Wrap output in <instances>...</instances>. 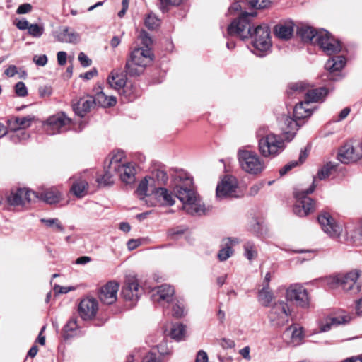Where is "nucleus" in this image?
<instances>
[{
  "mask_svg": "<svg viewBox=\"0 0 362 362\" xmlns=\"http://www.w3.org/2000/svg\"><path fill=\"white\" fill-rule=\"evenodd\" d=\"M146 67V66L139 62H136L135 59L129 57L126 62L125 71L130 76H137L144 71Z\"/></svg>",
  "mask_w": 362,
  "mask_h": 362,
  "instance_id": "obj_35",
  "label": "nucleus"
},
{
  "mask_svg": "<svg viewBox=\"0 0 362 362\" xmlns=\"http://www.w3.org/2000/svg\"><path fill=\"white\" fill-rule=\"evenodd\" d=\"M110 87L115 90H122L127 84L124 76L112 72L107 78Z\"/></svg>",
  "mask_w": 362,
  "mask_h": 362,
  "instance_id": "obj_39",
  "label": "nucleus"
},
{
  "mask_svg": "<svg viewBox=\"0 0 362 362\" xmlns=\"http://www.w3.org/2000/svg\"><path fill=\"white\" fill-rule=\"evenodd\" d=\"M281 129L285 134H288L293 138L296 134V132L300 126L299 120L296 118H291L289 116L284 115L281 117Z\"/></svg>",
  "mask_w": 362,
  "mask_h": 362,
  "instance_id": "obj_33",
  "label": "nucleus"
},
{
  "mask_svg": "<svg viewBox=\"0 0 362 362\" xmlns=\"http://www.w3.org/2000/svg\"><path fill=\"white\" fill-rule=\"evenodd\" d=\"M37 193L38 194V198H35V199L42 200L49 204L58 203L62 197L59 191L55 187L46 189L41 192Z\"/></svg>",
  "mask_w": 362,
  "mask_h": 362,
  "instance_id": "obj_32",
  "label": "nucleus"
},
{
  "mask_svg": "<svg viewBox=\"0 0 362 362\" xmlns=\"http://www.w3.org/2000/svg\"><path fill=\"white\" fill-rule=\"evenodd\" d=\"M347 322L346 317L340 316L330 317L326 320V322H322L320 326V332H327L330 329L332 325H340Z\"/></svg>",
  "mask_w": 362,
  "mask_h": 362,
  "instance_id": "obj_46",
  "label": "nucleus"
},
{
  "mask_svg": "<svg viewBox=\"0 0 362 362\" xmlns=\"http://www.w3.org/2000/svg\"><path fill=\"white\" fill-rule=\"evenodd\" d=\"M315 178L313 179L312 186L307 189H296L294 191L293 194L296 199V202L294 206L293 211L300 217L307 216L314 209V201L308 197V194L313 192L315 187Z\"/></svg>",
  "mask_w": 362,
  "mask_h": 362,
  "instance_id": "obj_5",
  "label": "nucleus"
},
{
  "mask_svg": "<svg viewBox=\"0 0 362 362\" xmlns=\"http://www.w3.org/2000/svg\"><path fill=\"white\" fill-rule=\"evenodd\" d=\"M341 275H337L334 276H329L326 279L325 282L326 284L330 288H337L341 286Z\"/></svg>",
  "mask_w": 362,
  "mask_h": 362,
  "instance_id": "obj_54",
  "label": "nucleus"
},
{
  "mask_svg": "<svg viewBox=\"0 0 362 362\" xmlns=\"http://www.w3.org/2000/svg\"><path fill=\"white\" fill-rule=\"evenodd\" d=\"M54 37L60 42L76 43L79 40V35L69 28L62 27L53 33Z\"/></svg>",
  "mask_w": 362,
  "mask_h": 362,
  "instance_id": "obj_26",
  "label": "nucleus"
},
{
  "mask_svg": "<svg viewBox=\"0 0 362 362\" xmlns=\"http://www.w3.org/2000/svg\"><path fill=\"white\" fill-rule=\"evenodd\" d=\"M274 33L279 38L288 40L293 33V27L291 24H279L275 26Z\"/></svg>",
  "mask_w": 362,
  "mask_h": 362,
  "instance_id": "obj_41",
  "label": "nucleus"
},
{
  "mask_svg": "<svg viewBox=\"0 0 362 362\" xmlns=\"http://www.w3.org/2000/svg\"><path fill=\"white\" fill-rule=\"evenodd\" d=\"M359 272L352 271L345 275H341V287L344 291L352 294L358 293L361 291V283L358 281Z\"/></svg>",
  "mask_w": 362,
  "mask_h": 362,
  "instance_id": "obj_24",
  "label": "nucleus"
},
{
  "mask_svg": "<svg viewBox=\"0 0 362 362\" xmlns=\"http://www.w3.org/2000/svg\"><path fill=\"white\" fill-rule=\"evenodd\" d=\"M244 255L250 261L257 257V250L255 245L250 241L246 242L243 245Z\"/></svg>",
  "mask_w": 362,
  "mask_h": 362,
  "instance_id": "obj_48",
  "label": "nucleus"
},
{
  "mask_svg": "<svg viewBox=\"0 0 362 362\" xmlns=\"http://www.w3.org/2000/svg\"><path fill=\"white\" fill-rule=\"evenodd\" d=\"M174 288L168 284H163L152 290L151 298L154 302H157L165 306V304L170 305L174 300Z\"/></svg>",
  "mask_w": 362,
  "mask_h": 362,
  "instance_id": "obj_20",
  "label": "nucleus"
},
{
  "mask_svg": "<svg viewBox=\"0 0 362 362\" xmlns=\"http://www.w3.org/2000/svg\"><path fill=\"white\" fill-rule=\"evenodd\" d=\"M139 37L141 40V43L144 45L143 47L144 49H151V46L153 44V40L145 30L141 31Z\"/></svg>",
  "mask_w": 362,
  "mask_h": 362,
  "instance_id": "obj_57",
  "label": "nucleus"
},
{
  "mask_svg": "<svg viewBox=\"0 0 362 362\" xmlns=\"http://www.w3.org/2000/svg\"><path fill=\"white\" fill-rule=\"evenodd\" d=\"M34 63L40 66H44L47 63V57L45 54L35 55L33 59Z\"/></svg>",
  "mask_w": 362,
  "mask_h": 362,
  "instance_id": "obj_61",
  "label": "nucleus"
},
{
  "mask_svg": "<svg viewBox=\"0 0 362 362\" xmlns=\"http://www.w3.org/2000/svg\"><path fill=\"white\" fill-rule=\"evenodd\" d=\"M317 33H318V30H315L313 28L308 25H302L297 28L298 35H299L304 42L315 44Z\"/></svg>",
  "mask_w": 362,
  "mask_h": 362,
  "instance_id": "obj_34",
  "label": "nucleus"
},
{
  "mask_svg": "<svg viewBox=\"0 0 362 362\" xmlns=\"http://www.w3.org/2000/svg\"><path fill=\"white\" fill-rule=\"evenodd\" d=\"M16 94L19 97H25L28 95V89L25 84L22 82H18L14 87Z\"/></svg>",
  "mask_w": 362,
  "mask_h": 362,
  "instance_id": "obj_58",
  "label": "nucleus"
},
{
  "mask_svg": "<svg viewBox=\"0 0 362 362\" xmlns=\"http://www.w3.org/2000/svg\"><path fill=\"white\" fill-rule=\"evenodd\" d=\"M119 168L117 169V176L119 177L123 182L127 184L132 183L134 180L135 169L134 167L129 163L125 160L124 153L123 152V157L119 159L117 163Z\"/></svg>",
  "mask_w": 362,
  "mask_h": 362,
  "instance_id": "obj_25",
  "label": "nucleus"
},
{
  "mask_svg": "<svg viewBox=\"0 0 362 362\" xmlns=\"http://www.w3.org/2000/svg\"><path fill=\"white\" fill-rule=\"evenodd\" d=\"M284 334L289 338L288 343L293 346L300 345L304 338L303 327L297 324L291 325L286 329Z\"/></svg>",
  "mask_w": 362,
  "mask_h": 362,
  "instance_id": "obj_28",
  "label": "nucleus"
},
{
  "mask_svg": "<svg viewBox=\"0 0 362 362\" xmlns=\"http://www.w3.org/2000/svg\"><path fill=\"white\" fill-rule=\"evenodd\" d=\"M286 298L288 300L294 301L302 308H308L310 303L307 290L300 284L291 285L286 290Z\"/></svg>",
  "mask_w": 362,
  "mask_h": 362,
  "instance_id": "obj_15",
  "label": "nucleus"
},
{
  "mask_svg": "<svg viewBox=\"0 0 362 362\" xmlns=\"http://www.w3.org/2000/svg\"><path fill=\"white\" fill-rule=\"evenodd\" d=\"M122 157V151L112 152L110 155V157L106 160V163L107 162L108 164L105 166V173L101 177L97 180L99 184L109 185L114 182V177L117 175V171L119 168L117 163Z\"/></svg>",
  "mask_w": 362,
  "mask_h": 362,
  "instance_id": "obj_9",
  "label": "nucleus"
},
{
  "mask_svg": "<svg viewBox=\"0 0 362 362\" xmlns=\"http://www.w3.org/2000/svg\"><path fill=\"white\" fill-rule=\"evenodd\" d=\"M315 44H317L327 55L337 54L341 50L340 42L325 30H318Z\"/></svg>",
  "mask_w": 362,
  "mask_h": 362,
  "instance_id": "obj_10",
  "label": "nucleus"
},
{
  "mask_svg": "<svg viewBox=\"0 0 362 362\" xmlns=\"http://www.w3.org/2000/svg\"><path fill=\"white\" fill-rule=\"evenodd\" d=\"M255 15V12H245L241 14L228 25L227 34L229 36H236L241 40L252 37V45L255 49V53L262 57L272 46L270 29L267 25L262 24L256 27L252 33L251 18Z\"/></svg>",
  "mask_w": 362,
  "mask_h": 362,
  "instance_id": "obj_1",
  "label": "nucleus"
},
{
  "mask_svg": "<svg viewBox=\"0 0 362 362\" xmlns=\"http://www.w3.org/2000/svg\"><path fill=\"white\" fill-rule=\"evenodd\" d=\"M33 117L30 116L23 117H16L13 120H9L8 128L10 130H16V129H25L30 126Z\"/></svg>",
  "mask_w": 362,
  "mask_h": 362,
  "instance_id": "obj_38",
  "label": "nucleus"
},
{
  "mask_svg": "<svg viewBox=\"0 0 362 362\" xmlns=\"http://www.w3.org/2000/svg\"><path fill=\"white\" fill-rule=\"evenodd\" d=\"M170 335L177 341L184 339L186 335V326L181 323L174 324L172 326Z\"/></svg>",
  "mask_w": 362,
  "mask_h": 362,
  "instance_id": "obj_45",
  "label": "nucleus"
},
{
  "mask_svg": "<svg viewBox=\"0 0 362 362\" xmlns=\"http://www.w3.org/2000/svg\"><path fill=\"white\" fill-rule=\"evenodd\" d=\"M240 243L237 238H226L223 240L222 247L218 253L221 262L227 260L233 254V247Z\"/></svg>",
  "mask_w": 362,
  "mask_h": 362,
  "instance_id": "obj_31",
  "label": "nucleus"
},
{
  "mask_svg": "<svg viewBox=\"0 0 362 362\" xmlns=\"http://www.w3.org/2000/svg\"><path fill=\"white\" fill-rule=\"evenodd\" d=\"M257 136L259 151L264 157H274L285 148L284 139L279 135L269 132L265 127L258 129Z\"/></svg>",
  "mask_w": 362,
  "mask_h": 362,
  "instance_id": "obj_3",
  "label": "nucleus"
},
{
  "mask_svg": "<svg viewBox=\"0 0 362 362\" xmlns=\"http://www.w3.org/2000/svg\"><path fill=\"white\" fill-rule=\"evenodd\" d=\"M88 184L86 180L79 179L73 183L71 191L78 197H83L86 195Z\"/></svg>",
  "mask_w": 362,
  "mask_h": 362,
  "instance_id": "obj_42",
  "label": "nucleus"
},
{
  "mask_svg": "<svg viewBox=\"0 0 362 362\" xmlns=\"http://www.w3.org/2000/svg\"><path fill=\"white\" fill-rule=\"evenodd\" d=\"M147 177L148 179H152L155 188L165 185L168 180V176L166 172L160 169L153 170L151 175Z\"/></svg>",
  "mask_w": 362,
  "mask_h": 362,
  "instance_id": "obj_40",
  "label": "nucleus"
},
{
  "mask_svg": "<svg viewBox=\"0 0 362 362\" xmlns=\"http://www.w3.org/2000/svg\"><path fill=\"white\" fill-rule=\"evenodd\" d=\"M77 320L75 318L70 319L65 325L63 329L62 335L65 339H69L73 337L78 329Z\"/></svg>",
  "mask_w": 362,
  "mask_h": 362,
  "instance_id": "obj_44",
  "label": "nucleus"
},
{
  "mask_svg": "<svg viewBox=\"0 0 362 362\" xmlns=\"http://www.w3.org/2000/svg\"><path fill=\"white\" fill-rule=\"evenodd\" d=\"M315 44H317L327 55L337 54L341 50L340 42L325 30H318Z\"/></svg>",
  "mask_w": 362,
  "mask_h": 362,
  "instance_id": "obj_11",
  "label": "nucleus"
},
{
  "mask_svg": "<svg viewBox=\"0 0 362 362\" xmlns=\"http://www.w3.org/2000/svg\"><path fill=\"white\" fill-rule=\"evenodd\" d=\"M35 198H38V194L36 192L26 188H18L11 191L6 197V201L11 206H22L26 203L34 202Z\"/></svg>",
  "mask_w": 362,
  "mask_h": 362,
  "instance_id": "obj_14",
  "label": "nucleus"
},
{
  "mask_svg": "<svg viewBox=\"0 0 362 362\" xmlns=\"http://www.w3.org/2000/svg\"><path fill=\"white\" fill-rule=\"evenodd\" d=\"M145 25L150 30H154L160 25V20L153 13H149L144 21Z\"/></svg>",
  "mask_w": 362,
  "mask_h": 362,
  "instance_id": "obj_51",
  "label": "nucleus"
},
{
  "mask_svg": "<svg viewBox=\"0 0 362 362\" xmlns=\"http://www.w3.org/2000/svg\"><path fill=\"white\" fill-rule=\"evenodd\" d=\"M318 222L322 230L332 238H338L342 232V227L332 215L326 211L318 216Z\"/></svg>",
  "mask_w": 362,
  "mask_h": 362,
  "instance_id": "obj_16",
  "label": "nucleus"
},
{
  "mask_svg": "<svg viewBox=\"0 0 362 362\" xmlns=\"http://www.w3.org/2000/svg\"><path fill=\"white\" fill-rule=\"evenodd\" d=\"M237 180L233 176H226L216 187V197L218 199L237 197Z\"/></svg>",
  "mask_w": 362,
  "mask_h": 362,
  "instance_id": "obj_19",
  "label": "nucleus"
},
{
  "mask_svg": "<svg viewBox=\"0 0 362 362\" xmlns=\"http://www.w3.org/2000/svg\"><path fill=\"white\" fill-rule=\"evenodd\" d=\"M346 64V59L343 56H337L330 58L325 64V69L328 71L327 78L332 81H338L341 75L338 73Z\"/></svg>",
  "mask_w": 362,
  "mask_h": 362,
  "instance_id": "obj_23",
  "label": "nucleus"
},
{
  "mask_svg": "<svg viewBox=\"0 0 362 362\" xmlns=\"http://www.w3.org/2000/svg\"><path fill=\"white\" fill-rule=\"evenodd\" d=\"M95 104H98L100 106L103 107L114 106L117 100L115 96L107 95L103 91L98 92L93 98Z\"/></svg>",
  "mask_w": 362,
  "mask_h": 362,
  "instance_id": "obj_37",
  "label": "nucleus"
},
{
  "mask_svg": "<svg viewBox=\"0 0 362 362\" xmlns=\"http://www.w3.org/2000/svg\"><path fill=\"white\" fill-rule=\"evenodd\" d=\"M121 94L128 100L133 101L141 95V91L136 86L127 83L122 90Z\"/></svg>",
  "mask_w": 362,
  "mask_h": 362,
  "instance_id": "obj_43",
  "label": "nucleus"
},
{
  "mask_svg": "<svg viewBox=\"0 0 362 362\" xmlns=\"http://www.w3.org/2000/svg\"><path fill=\"white\" fill-rule=\"evenodd\" d=\"M249 229L252 233L259 234L261 233L262 225L257 218H252L249 226Z\"/></svg>",
  "mask_w": 362,
  "mask_h": 362,
  "instance_id": "obj_59",
  "label": "nucleus"
},
{
  "mask_svg": "<svg viewBox=\"0 0 362 362\" xmlns=\"http://www.w3.org/2000/svg\"><path fill=\"white\" fill-rule=\"evenodd\" d=\"M152 194L153 201L156 202V205L173 206L175 204L172 194L166 188L158 187L155 189Z\"/></svg>",
  "mask_w": 362,
  "mask_h": 362,
  "instance_id": "obj_27",
  "label": "nucleus"
},
{
  "mask_svg": "<svg viewBox=\"0 0 362 362\" xmlns=\"http://www.w3.org/2000/svg\"><path fill=\"white\" fill-rule=\"evenodd\" d=\"M142 362H162V361L156 354L149 352L144 357Z\"/></svg>",
  "mask_w": 362,
  "mask_h": 362,
  "instance_id": "obj_64",
  "label": "nucleus"
},
{
  "mask_svg": "<svg viewBox=\"0 0 362 362\" xmlns=\"http://www.w3.org/2000/svg\"><path fill=\"white\" fill-rule=\"evenodd\" d=\"M173 189L182 203V209L191 215L205 214L206 208L194 189L193 180L189 173L179 170L173 176Z\"/></svg>",
  "mask_w": 362,
  "mask_h": 362,
  "instance_id": "obj_2",
  "label": "nucleus"
},
{
  "mask_svg": "<svg viewBox=\"0 0 362 362\" xmlns=\"http://www.w3.org/2000/svg\"><path fill=\"white\" fill-rule=\"evenodd\" d=\"M71 122L64 112H60L49 117L43 122V127L48 134L54 135L66 131Z\"/></svg>",
  "mask_w": 362,
  "mask_h": 362,
  "instance_id": "obj_8",
  "label": "nucleus"
},
{
  "mask_svg": "<svg viewBox=\"0 0 362 362\" xmlns=\"http://www.w3.org/2000/svg\"><path fill=\"white\" fill-rule=\"evenodd\" d=\"M78 61L83 67H88L91 64L92 61L83 52H80L78 54Z\"/></svg>",
  "mask_w": 362,
  "mask_h": 362,
  "instance_id": "obj_63",
  "label": "nucleus"
},
{
  "mask_svg": "<svg viewBox=\"0 0 362 362\" xmlns=\"http://www.w3.org/2000/svg\"><path fill=\"white\" fill-rule=\"evenodd\" d=\"M309 106L305 104V99L303 102L297 104L293 109V117L300 121L310 117L313 111Z\"/></svg>",
  "mask_w": 362,
  "mask_h": 362,
  "instance_id": "obj_36",
  "label": "nucleus"
},
{
  "mask_svg": "<svg viewBox=\"0 0 362 362\" xmlns=\"http://www.w3.org/2000/svg\"><path fill=\"white\" fill-rule=\"evenodd\" d=\"M94 105L93 97L86 95L80 98L76 102H73V108L76 114L80 117H83Z\"/></svg>",
  "mask_w": 362,
  "mask_h": 362,
  "instance_id": "obj_29",
  "label": "nucleus"
},
{
  "mask_svg": "<svg viewBox=\"0 0 362 362\" xmlns=\"http://www.w3.org/2000/svg\"><path fill=\"white\" fill-rule=\"evenodd\" d=\"M172 304V315L176 317H181L184 315V306L178 301L173 300Z\"/></svg>",
  "mask_w": 362,
  "mask_h": 362,
  "instance_id": "obj_55",
  "label": "nucleus"
},
{
  "mask_svg": "<svg viewBox=\"0 0 362 362\" xmlns=\"http://www.w3.org/2000/svg\"><path fill=\"white\" fill-rule=\"evenodd\" d=\"M143 292V288L139 286V281L134 276H129L127 278L122 289V296L126 301L129 302L131 305H134Z\"/></svg>",
  "mask_w": 362,
  "mask_h": 362,
  "instance_id": "obj_13",
  "label": "nucleus"
},
{
  "mask_svg": "<svg viewBox=\"0 0 362 362\" xmlns=\"http://www.w3.org/2000/svg\"><path fill=\"white\" fill-rule=\"evenodd\" d=\"M38 93L40 98L49 97L52 94V88L49 86H42L39 88Z\"/></svg>",
  "mask_w": 362,
  "mask_h": 362,
  "instance_id": "obj_60",
  "label": "nucleus"
},
{
  "mask_svg": "<svg viewBox=\"0 0 362 362\" xmlns=\"http://www.w3.org/2000/svg\"><path fill=\"white\" fill-rule=\"evenodd\" d=\"M305 93V104L310 105L312 103L322 102L328 93L324 87L310 89L309 85L304 81L292 83L289 85L288 94Z\"/></svg>",
  "mask_w": 362,
  "mask_h": 362,
  "instance_id": "obj_4",
  "label": "nucleus"
},
{
  "mask_svg": "<svg viewBox=\"0 0 362 362\" xmlns=\"http://www.w3.org/2000/svg\"><path fill=\"white\" fill-rule=\"evenodd\" d=\"M119 284L116 281H109L103 286L98 293L100 301L106 305L114 303L117 298Z\"/></svg>",
  "mask_w": 362,
  "mask_h": 362,
  "instance_id": "obj_22",
  "label": "nucleus"
},
{
  "mask_svg": "<svg viewBox=\"0 0 362 362\" xmlns=\"http://www.w3.org/2000/svg\"><path fill=\"white\" fill-rule=\"evenodd\" d=\"M155 189L153 181L152 179H148L147 176L145 177L138 185L136 194L139 199L144 202V204L148 207L156 206V202L153 201L152 194Z\"/></svg>",
  "mask_w": 362,
  "mask_h": 362,
  "instance_id": "obj_17",
  "label": "nucleus"
},
{
  "mask_svg": "<svg viewBox=\"0 0 362 362\" xmlns=\"http://www.w3.org/2000/svg\"><path fill=\"white\" fill-rule=\"evenodd\" d=\"M315 44H317L327 55L337 54L341 50L340 42L325 30H318Z\"/></svg>",
  "mask_w": 362,
  "mask_h": 362,
  "instance_id": "obj_12",
  "label": "nucleus"
},
{
  "mask_svg": "<svg viewBox=\"0 0 362 362\" xmlns=\"http://www.w3.org/2000/svg\"><path fill=\"white\" fill-rule=\"evenodd\" d=\"M274 295L269 288L263 287L258 293V300L264 307L269 306Z\"/></svg>",
  "mask_w": 362,
  "mask_h": 362,
  "instance_id": "obj_47",
  "label": "nucleus"
},
{
  "mask_svg": "<svg viewBox=\"0 0 362 362\" xmlns=\"http://www.w3.org/2000/svg\"><path fill=\"white\" fill-rule=\"evenodd\" d=\"M238 159L241 168L250 174H258L264 169V163L257 154L252 151L240 149Z\"/></svg>",
  "mask_w": 362,
  "mask_h": 362,
  "instance_id": "obj_6",
  "label": "nucleus"
},
{
  "mask_svg": "<svg viewBox=\"0 0 362 362\" xmlns=\"http://www.w3.org/2000/svg\"><path fill=\"white\" fill-rule=\"evenodd\" d=\"M98 310V303L96 299L87 297L82 299L78 305V311L83 320L93 319Z\"/></svg>",
  "mask_w": 362,
  "mask_h": 362,
  "instance_id": "obj_21",
  "label": "nucleus"
},
{
  "mask_svg": "<svg viewBox=\"0 0 362 362\" xmlns=\"http://www.w3.org/2000/svg\"><path fill=\"white\" fill-rule=\"evenodd\" d=\"M334 169V165L331 163H327L317 173V177L320 180H324L329 176L332 170Z\"/></svg>",
  "mask_w": 362,
  "mask_h": 362,
  "instance_id": "obj_52",
  "label": "nucleus"
},
{
  "mask_svg": "<svg viewBox=\"0 0 362 362\" xmlns=\"http://www.w3.org/2000/svg\"><path fill=\"white\" fill-rule=\"evenodd\" d=\"M247 3L255 8H264L271 4V0H246Z\"/></svg>",
  "mask_w": 362,
  "mask_h": 362,
  "instance_id": "obj_56",
  "label": "nucleus"
},
{
  "mask_svg": "<svg viewBox=\"0 0 362 362\" xmlns=\"http://www.w3.org/2000/svg\"><path fill=\"white\" fill-rule=\"evenodd\" d=\"M362 158L361 147L358 145L354 146L350 143H346L339 149L337 154L338 160L342 163H350L356 162Z\"/></svg>",
  "mask_w": 362,
  "mask_h": 362,
  "instance_id": "obj_18",
  "label": "nucleus"
},
{
  "mask_svg": "<svg viewBox=\"0 0 362 362\" xmlns=\"http://www.w3.org/2000/svg\"><path fill=\"white\" fill-rule=\"evenodd\" d=\"M40 222L45 223L49 228H53L59 232H64V227L58 218H41Z\"/></svg>",
  "mask_w": 362,
  "mask_h": 362,
  "instance_id": "obj_49",
  "label": "nucleus"
},
{
  "mask_svg": "<svg viewBox=\"0 0 362 362\" xmlns=\"http://www.w3.org/2000/svg\"><path fill=\"white\" fill-rule=\"evenodd\" d=\"M291 311L288 304L279 300L275 303L269 313V321L272 327L274 328L282 327L288 322Z\"/></svg>",
  "mask_w": 362,
  "mask_h": 362,
  "instance_id": "obj_7",
  "label": "nucleus"
},
{
  "mask_svg": "<svg viewBox=\"0 0 362 362\" xmlns=\"http://www.w3.org/2000/svg\"><path fill=\"white\" fill-rule=\"evenodd\" d=\"M44 33V27L37 23L30 24L28 28V33L34 37H40Z\"/></svg>",
  "mask_w": 362,
  "mask_h": 362,
  "instance_id": "obj_53",
  "label": "nucleus"
},
{
  "mask_svg": "<svg viewBox=\"0 0 362 362\" xmlns=\"http://www.w3.org/2000/svg\"><path fill=\"white\" fill-rule=\"evenodd\" d=\"M130 57L135 59L136 62H139L147 66L153 62V54L151 49L136 47L131 52Z\"/></svg>",
  "mask_w": 362,
  "mask_h": 362,
  "instance_id": "obj_30",
  "label": "nucleus"
},
{
  "mask_svg": "<svg viewBox=\"0 0 362 362\" xmlns=\"http://www.w3.org/2000/svg\"><path fill=\"white\" fill-rule=\"evenodd\" d=\"M219 344L224 349H232L235 346V343L233 340L227 338L221 339Z\"/></svg>",
  "mask_w": 362,
  "mask_h": 362,
  "instance_id": "obj_62",
  "label": "nucleus"
},
{
  "mask_svg": "<svg viewBox=\"0 0 362 362\" xmlns=\"http://www.w3.org/2000/svg\"><path fill=\"white\" fill-rule=\"evenodd\" d=\"M11 131L13 132L10 136L11 140L14 143L26 140L29 137L28 133L25 129H16V130Z\"/></svg>",
  "mask_w": 362,
  "mask_h": 362,
  "instance_id": "obj_50",
  "label": "nucleus"
}]
</instances>
